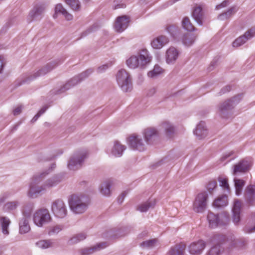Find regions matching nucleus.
<instances>
[{"instance_id": "42", "label": "nucleus", "mask_w": 255, "mask_h": 255, "mask_svg": "<svg viewBox=\"0 0 255 255\" xmlns=\"http://www.w3.org/2000/svg\"><path fill=\"white\" fill-rule=\"evenodd\" d=\"M45 7L43 5H39L38 6L35 7L33 9V13L32 15L35 16L38 14H41L44 11Z\"/></svg>"}, {"instance_id": "16", "label": "nucleus", "mask_w": 255, "mask_h": 255, "mask_svg": "<svg viewBox=\"0 0 255 255\" xmlns=\"http://www.w3.org/2000/svg\"><path fill=\"white\" fill-rule=\"evenodd\" d=\"M186 245L181 243L172 248L168 252V255H182L185 252Z\"/></svg>"}, {"instance_id": "39", "label": "nucleus", "mask_w": 255, "mask_h": 255, "mask_svg": "<svg viewBox=\"0 0 255 255\" xmlns=\"http://www.w3.org/2000/svg\"><path fill=\"white\" fill-rule=\"evenodd\" d=\"M242 207V203L238 200H236L234 201V206L233 208V213H240V210Z\"/></svg>"}, {"instance_id": "46", "label": "nucleus", "mask_w": 255, "mask_h": 255, "mask_svg": "<svg viewBox=\"0 0 255 255\" xmlns=\"http://www.w3.org/2000/svg\"><path fill=\"white\" fill-rule=\"evenodd\" d=\"M229 4V1L228 0H225L223 1L221 4H218L216 6L217 9H220L223 7L227 6Z\"/></svg>"}, {"instance_id": "8", "label": "nucleus", "mask_w": 255, "mask_h": 255, "mask_svg": "<svg viewBox=\"0 0 255 255\" xmlns=\"http://www.w3.org/2000/svg\"><path fill=\"white\" fill-rule=\"evenodd\" d=\"M52 210L56 217L60 218L64 217L67 213L66 206L61 200H57L53 203Z\"/></svg>"}, {"instance_id": "49", "label": "nucleus", "mask_w": 255, "mask_h": 255, "mask_svg": "<svg viewBox=\"0 0 255 255\" xmlns=\"http://www.w3.org/2000/svg\"><path fill=\"white\" fill-rule=\"evenodd\" d=\"M17 204L16 202H10L6 205V207L7 209L10 210H13L16 208Z\"/></svg>"}, {"instance_id": "33", "label": "nucleus", "mask_w": 255, "mask_h": 255, "mask_svg": "<svg viewBox=\"0 0 255 255\" xmlns=\"http://www.w3.org/2000/svg\"><path fill=\"white\" fill-rule=\"evenodd\" d=\"M36 246L43 249H47L51 246V243L48 240H41L36 243Z\"/></svg>"}, {"instance_id": "31", "label": "nucleus", "mask_w": 255, "mask_h": 255, "mask_svg": "<svg viewBox=\"0 0 255 255\" xmlns=\"http://www.w3.org/2000/svg\"><path fill=\"white\" fill-rule=\"evenodd\" d=\"M66 3L74 10H78L80 8V3L78 0H65Z\"/></svg>"}, {"instance_id": "9", "label": "nucleus", "mask_w": 255, "mask_h": 255, "mask_svg": "<svg viewBox=\"0 0 255 255\" xmlns=\"http://www.w3.org/2000/svg\"><path fill=\"white\" fill-rule=\"evenodd\" d=\"M128 142L133 149L142 151L145 149L144 144L142 142L141 139L139 138L135 134H131L128 137Z\"/></svg>"}, {"instance_id": "62", "label": "nucleus", "mask_w": 255, "mask_h": 255, "mask_svg": "<svg viewBox=\"0 0 255 255\" xmlns=\"http://www.w3.org/2000/svg\"><path fill=\"white\" fill-rule=\"evenodd\" d=\"M122 198H123L124 197V196H125V195H124V193H123L122 194Z\"/></svg>"}, {"instance_id": "43", "label": "nucleus", "mask_w": 255, "mask_h": 255, "mask_svg": "<svg viewBox=\"0 0 255 255\" xmlns=\"http://www.w3.org/2000/svg\"><path fill=\"white\" fill-rule=\"evenodd\" d=\"M217 182L215 180L210 181L207 186V190L210 193H211L212 191L216 187Z\"/></svg>"}, {"instance_id": "23", "label": "nucleus", "mask_w": 255, "mask_h": 255, "mask_svg": "<svg viewBox=\"0 0 255 255\" xmlns=\"http://www.w3.org/2000/svg\"><path fill=\"white\" fill-rule=\"evenodd\" d=\"M125 149V147L124 145L121 144L119 142H116L112 152L115 156H120Z\"/></svg>"}, {"instance_id": "2", "label": "nucleus", "mask_w": 255, "mask_h": 255, "mask_svg": "<svg viewBox=\"0 0 255 255\" xmlns=\"http://www.w3.org/2000/svg\"><path fill=\"white\" fill-rule=\"evenodd\" d=\"M84 196L76 194L72 195L69 199V203L71 210L76 214L83 213L87 208V204Z\"/></svg>"}, {"instance_id": "57", "label": "nucleus", "mask_w": 255, "mask_h": 255, "mask_svg": "<svg viewBox=\"0 0 255 255\" xmlns=\"http://www.w3.org/2000/svg\"><path fill=\"white\" fill-rule=\"evenodd\" d=\"M175 29V27L174 26H168V27H167V30H168L170 33H171V34H172V32H171V31L172 29Z\"/></svg>"}, {"instance_id": "34", "label": "nucleus", "mask_w": 255, "mask_h": 255, "mask_svg": "<svg viewBox=\"0 0 255 255\" xmlns=\"http://www.w3.org/2000/svg\"><path fill=\"white\" fill-rule=\"evenodd\" d=\"M221 252V247L220 245L213 246L210 249L207 253V255H219Z\"/></svg>"}, {"instance_id": "12", "label": "nucleus", "mask_w": 255, "mask_h": 255, "mask_svg": "<svg viewBox=\"0 0 255 255\" xmlns=\"http://www.w3.org/2000/svg\"><path fill=\"white\" fill-rule=\"evenodd\" d=\"M255 36V27L250 29L243 36L236 39L233 43L234 47H238L244 44L246 41L253 36Z\"/></svg>"}, {"instance_id": "63", "label": "nucleus", "mask_w": 255, "mask_h": 255, "mask_svg": "<svg viewBox=\"0 0 255 255\" xmlns=\"http://www.w3.org/2000/svg\"><path fill=\"white\" fill-rule=\"evenodd\" d=\"M78 79H80V77H79V78H78ZM82 79V78H80V79H79V81H78V82H80V81L81 80V79Z\"/></svg>"}, {"instance_id": "32", "label": "nucleus", "mask_w": 255, "mask_h": 255, "mask_svg": "<svg viewBox=\"0 0 255 255\" xmlns=\"http://www.w3.org/2000/svg\"><path fill=\"white\" fill-rule=\"evenodd\" d=\"M163 128L165 130L166 134L168 136H171L174 132V128L168 122H164L162 125Z\"/></svg>"}, {"instance_id": "38", "label": "nucleus", "mask_w": 255, "mask_h": 255, "mask_svg": "<svg viewBox=\"0 0 255 255\" xmlns=\"http://www.w3.org/2000/svg\"><path fill=\"white\" fill-rule=\"evenodd\" d=\"M219 181L221 187H222L225 189L229 190L230 187L227 178L220 177L219 178Z\"/></svg>"}, {"instance_id": "30", "label": "nucleus", "mask_w": 255, "mask_h": 255, "mask_svg": "<svg viewBox=\"0 0 255 255\" xmlns=\"http://www.w3.org/2000/svg\"><path fill=\"white\" fill-rule=\"evenodd\" d=\"M30 230V227L28 225V222L24 220L19 223V232L21 234H24L27 233Z\"/></svg>"}, {"instance_id": "3", "label": "nucleus", "mask_w": 255, "mask_h": 255, "mask_svg": "<svg viewBox=\"0 0 255 255\" xmlns=\"http://www.w3.org/2000/svg\"><path fill=\"white\" fill-rule=\"evenodd\" d=\"M209 226L211 228H215L218 225H225L230 222L229 216L224 212L219 215H216L213 213L209 212L207 216Z\"/></svg>"}, {"instance_id": "7", "label": "nucleus", "mask_w": 255, "mask_h": 255, "mask_svg": "<svg viewBox=\"0 0 255 255\" xmlns=\"http://www.w3.org/2000/svg\"><path fill=\"white\" fill-rule=\"evenodd\" d=\"M206 243L202 240L192 242L188 247L189 253L192 255H200L206 247Z\"/></svg>"}, {"instance_id": "45", "label": "nucleus", "mask_w": 255, "mask_h": 255, "mask_svg": "<svg viewBox=\"0 0 255 255\" xmlns=\"http://www.w3.org/2000/svg\"><path fill=\"white\" fill-rule=\"evenodd\" d=\"M46 109H44V108H42V109H41L39 112L38 113L33 117V118L32 119V122H34L35 121H36L37 119L42 114H43L45 111H46Z\"/></svg>"}, {"instance_id": "55", "label": "nucleus", "mask_w": 255, "mask_h": 255, "mask_svg": "<svg viewBox=\"0 0 255 255\" xmlns=\"http://www.w3.org/2000/svg\"><path fill=\"white\" fill-rule=\"evenodd\" d=\"M231 101L230 100H229L227 103H225L224 104L223 107L222 108V110L229 109V105H230V103H231Z\"/></svg>"}, {"instance_id": "54", "label": "nucleus", "mask_w": 255, "mask_h": 255, "mask_svg": "<svg viewBox=\"0 0 255 255\" xmlns=\"http://www.w3.org/2000/svg\"><path fill=\"white\" fill-rule=\"evenodd\" d=\"M108 68V65L107 64L103 65L102 66H100L98 68V70L99 72H102L104 70H106Z\"/></svg>"}, {"instance_id": "17", "label": "nucleus", "mask_w": 255, "mask_h": 255, "mask_svg": "<svg viewBox=\"0 0 255 255\" xmlns=\"http://www.w3.org/2000/svg\"><path fill=\"white\" fill-rule=\"evenodd\" d=\"M193 17L199 24H202L203 12L200 6L196 5L192 12Z\"/></svg>"}, {"instance_id": "29", "label": "nucleus", "mask_w": 255, "mask_h": 255, "mask_svg": "<svg viewBox=\"0 0 255 255\" xmlns=\"http://www.w3.org/2000/svg\"><path fill=\"white\" fill-rule=\"evenodd\" d=\"M111 184L109 181H106L103 183L101 188V192L104 195L108 196L110 194V187Z\"/></svg>"}, {"instance_id": "27", "label": "nucleus", "mask_w": 255, "mask_h": 255, "mask_svg": "<svg viewBox=\"0 0 255 255\" xmlns=\"http://www.w3.org/2000/svg\"><path fill=\"white\" fill-rule=\"evenodd\" d=\"M195 37L190 33L185 34L183 38V42L186 46H190L194 42Z\"/></svg>"}, {"instance_id": "53", "label": "nucleus", "mask_w": 255, "mask_h": 255, "mask_svg": "<svg viewBox=\"0 0 255 255\" xmlns=\"http://www.w3.org/2000/svg\"><path fill=\"white\" fill-rule=\"evenodd\" d=\"M61 230V229L59 227L56 226L53 228V229H52V231H51L49 232V234H50L51 233H58Z\"/></svg>"}, {"instance_id": "18", "label": "nucleus", "mask_w": 255, "mask_h": 255, "mask_svg": "<svg viewBox=\"0 0 255 255\" xmlns=\"http://www.w3.org/2000/svg\"><path fill=\"white\" fill-rule=\"evenodd\" d=\"M245 195L248 201L251 203L255 198V185H249L246 189Z\"/></svg>"}, {"instance_id": "22", "label": "nucleus", "mask_w": 255, "mask_h": 255, "mask_svg": "<svg viewBox=\"0 0 255 255\" xmlns=\"http://www.w3.org/2000/svg\"><path fill=\"white\" fill-rule=\"evenodd\" d=\"M194 134L201 137H204L207 134V130L204 128V123L201 122L194 131Z\"/></svg>"}, {"instance_id": "1", "label": "nucleus", "mask_w": 255, "mask_h": 255, "mask_svg": "<svg viewBox=\"0 0 255 255\" xmlns=\"http://www.w3.org/2000/svg\"><path fill=\"white\" fill-rule=\"evenodd\" d=\"M152 57L146 50H143L136 56H131L127 60V65L130 68L134 69L138 67H143L151 61Z\"/></svg>"}, {"instance_id": "15", "label": "nucleus", "mask_w": 255, "mask_h": 255, "mask_svg": "<svg viewBox=\"0 0 255 255\" xmlns=\"http://www.w3.org/2000/svg\"><path fill=\"white\" fill-rule=\"evenodd\" d=\"M178 52L174 47L169 48L166 51V59L168 63L174 62L178 57Z\"/></svg>"}, {"instance_id": "48", "label": "nucleus", "mask_w": 255, "mask_h": 255, "mask_svg": "<svg viewBox=\"0 0 255 255\" xmlns=\"http://www.w3.org/2000/svg\"><path fill=\"white\" fill-rule=\"evenodd\" d=\"M236 11V9L235 7H232L227 12H226L225 13V15H229V16H230L232 13H235ZM224 14H222V15H220L219 16V18L222 19V17L223 16H224Z\"/></svg>"}, {"instance_id": "24", "label": "nucleus", "mask_w": 255, "mask_h": 255, "mask_svg": "<svg viewBox=\"0 0 255 255\" xmlns=\"http://www.w3.org/2000/svg\"><path fill=\"white\" fill-rule=\"evenodd\" d=\"M234 181L236 188V194L237 195H239L242 192L243 187L245 184V182L243 180L236 179L234 180Z\"/></svg>"}, {"instance_id": "64", "label": "nucleus", "mask_w": 255, "mask_h": 255, "mask_svg": "<svg viewBox=\"0 0 255 255\" xmlns=\"http://www.w3.org/2000/svg\"><path fill=\"white\" fill-rule=\"evenodd\" d=\"M119 7H120L119 6V5H117V6L115 8H119Z\"/></svg>"}, {"instance_id": "36", "label": "nucleus", "mask_w": 255, "mask_h": 255, "mask_svg": "<svg viewBox=\"0 0 255 255\" xmlns=\"http://www.w3.org/2000/svg\"><path fill=\"white\" fill-rule=\"evenodd\" d=\"M157 242V239L150 240L147 241L143 242L141 244V246L143 248H151L154 246Z\"/></svg>"}, {"instance_id": "10", "label": "nucleus", "mask_w": 255, "mask_h": 255, "mask_svg": "<svg viewBox=\"0 0 255 255\" xmlns=\"http://www.w3.org/2000/svg\"><path fill=\"white\" fill-rule=\"evenodd\" d=\"M129 22V17L126 15L119 16L115 23V28L119 32H123L127 28Z\"/></svg>"}, {"instance_id": "50", "label": "nucleus", "mask_w": 255, "mask_h": 255, "mask_svg": "<svg viewBox=\"0 0 255 255\" xmlns=\"http://www.w3.org/2000/svg\"><path fill=\"white\" fill-rule=\"evenodd\" d=\"M4 65V59L3 56L0 55V73L2 71Z\"/></svg>"}, {"instance_id": "11", "label": "nucleus", "mask_w": 255, "mask_h": 255, "mask_svg": "<svg viewBox=\"0 0 255 255\" xmlns=\"http://www.w3.org/2000/svg\"><path fill=\"white\" fill-rule=\"evenodd\" d=\"M252 165V162L251 159H243L234 166V174L245 172L250 169Z\"/></svg>"}, {"instance_id": "13", "label": "nucleus", "mask_w": 255, "mask_h": 255, "mask_svg": "<svg viewBox=\"0 0 255 255\" xmlns=\"http://www.w3.org/2000/svg\"><path fill=\"white\" fill-rule=\"evenodd\" d=\"M168 42L169 40L166 36L161 35L153 39L151 41V45L154 49H160Z\"/></svg>"}, {"instance_id": "56", "label": "nucleus", "mask_w": 255, "mask_h": 255, "mask_svg": "<svg viewBox=\"0 0 255 255\" xmlns=\"http://www.w3.org/2000/svg\"><path fill=\"white\" fill-rule=\"evenodd\" d=\"M232 247H239L238 245V242L235 240L232 241Z\"/></svg>"}, {"instance_id": "51", "label": "nucleus", "mask_w": 255, "mask_h": 255, "mask_svg": "<svg viewBox=\"0 0 255 255\" xmlns=\"http://www.w3.org/2000/svg\"><path fill=\"white\" fill-rule=\"evenodd\" d=\"M63 15L68 20H71L73 18V16L71 14L69 13L66 10L65 11V13L63 14Z\"/></svg>"}, {"instance_id": "35", "label": "nucleus", "mask_w": 255, "mask_h": 255, "mask_svg": "<svg viewBox=\"0 0 255 255\" xmlns=\"http://www.w3.org/2000/svg\"><path fill=\"white\" fill-rule=\"evenodd\" d=\"M154 204V202L153 204H151L150 202H147L139 205L137 207V210L141 212H146L149 207L152 206Z\"/></svg>"}, {"instance_id": "26", "label": "nucleus", "mask_w": 255, "mask_h": 255, "mask_svg": "<svg viewBox=\"0 0 255 255\" xmlns=\"http://www.w3.org/2000/svg\"><path fill=\"white\" fill-rule=\"evenodd\" d=\"M163 72L162 69L158 65H155L152 70L148 73V76L150 78H154L158 75L162 73Z\"/></svg>"}, {"instance_id": "41", "label": "nucleus", "mask_w": 255, "mask_h": 255, "mask_svg": "<svg viewBox=\"0 0 255 255\" xmlns=\"http://www.w3.org/2000/svg\"><path fill=\"white\" fill-rule=\"evenodd\" d=\"M42 191L41 188H39L37 187H34L32 185H30V190L28 193V195L30 197H33V195L35 193H39Z\"/></svg>"}, {"instance_id": "47", "label": "nucleus", "mask_w": 255, "mask_h": 255, "mask_svg": "<svg viewBox=\"0 0 255 255\" xmlns=\"http://www.w3.org/2000/svg\"><path fill=\"white\" fill-rule=\"evenodd\" d=\"M240 220V213H233V222L235 224H237Z\"/></svg>"}, {"instance_id": "44", "label": "nucleus", "mask_w": 255, "mask_h": 255, "mask_svg": "<svg viewBox=\"0 0 255 255\" xmlns=\"http://www.w3.org/2000/svg\"><path fill=\"white\" fill-rule=\"evenodd\" d=\"M89 72V70H87L82 73H81L80 75H79L77 77L74 78L72 80H71L70 82L69 85L71 84V83L74 85V84H76L77 82H75V80L77 79V78H79V77H81V78H84L88 76V74H87Z\"/></svg>"}, {"instance_id": "40", "label": "nucleus", "mask_w": 255, "mask_h": 255, "mask_svg": "<svg viewBox=\"0 0 255 255\" xmlns=\"http://www.w3.org/2000/svg\"><path fill=\"white\" fill-rule=\"evenodd\" d=\"M86 238V236L84 233H80L72 238L71 240L72 243H77V242L82 241Z\"/></svg>"}, {"instance_id": "61", "label": "nucleus", "mask_w": 255, "mask_h": 255, "mask_svg": "<svg viewBox=\"0 0 255 255\" xmlns=\"http://www.w3.org/2000/svg\"><path fill=\"white\" fill-rule=\"evenodd\" d=\"M53 185L52 184H50L49 185H48V187H51Z\"/></svg>"}, {"instance_id": "19", "label": "nucleus", "mask_w": 255, "mask_h": 255, "mask_svg": "<svg viewBox=\"0 0 255 255\" xmlns=\"http://www.w3.org/2000/svg\"><path fill=\"white\" fill-rule=\"evenodd\" d=\"M107 246V245L105 243H100L92 248L83 249L82 251V254L83 255H89L96 251L104 249Z\"/></svg>"}, {"instance_id": "20", "label": "nucleus", "mask_w": 255, "mask_h": 255, "mask_svg": "<svg viewBox=\"0 0 255 255\" xmlns=\"http://www.w3.org/2000/svg\"><path fill=\"white\" fill-rule=\"evenodd\" d=\"M143 134L145 140L148 142L153 137L157 134V131L154 128H147L144 129Z\"/></svg>"}, {"instance_id": "28", "label": "nucleus", "mask_w": 255, "mask_h": 255, "mask_svg": "<svg viewBox=\"0 0 255 255\" xmlns=\"http://www.w3.org/2000/svg\"><path fill=\"white\" fill-rule=\"evenodd\" d=\"M182 25L183 27L188 30L192 31L194 29V27L190 22L189 18L187 17H185L182 21Z\"/></svg>"}, {"instance_id": "25", "label": "nucleus", "mask_w": 255, "mask_h": 255, "mask_svg": "<svg viewBox=\"0 0 255 255\" xmlns=\"http://www.w3.org/2000/svg\"><path fill=\"white\" fill-rule=\"evenodd\" d=\"M0 221L1 224V227L3 233L4 235L8 234L7 228L10 224V221L9 220V219L5 217H1L0 218Z\"/></svg>"}, {"instance_id": "5", "label": "nucleus", "mask_w": 255, "mask_h": 255, "mask_svg": "<svg viewBox=\"0 0 255 255\" xmlns=\"http://www.w3.org/2000/svg\"><path fill=\"white\" fill-rule=\"evenodd\" d=\"M119 85L124 91H128L130 87V79L129 74L125 69L119 71L117 75Z\"/></svg>"}, {"instance_id": "60", "label": "nucleus", "mask_w": 255, "mask_h": 255, "mask_svg": "<svg viewBox=\"0 0 255 255\" xmlns=\"http://www.w3.org/2000/svg\"><path fill=\"white\" fill-rule=\"evenodd\" d=\"M43 70H40L39 71H38V73H39L38 75L46 73V72H43Z\"/></svg>"}, {"instance_id": "6", "label": "nucleus", "mask_w": 255, "mask_h": 255, "mask_svg": "<svg viewBox=\"0 0 255 255\" xmlns=\"http://www.w3.org/2000/svg\"><path fill=\"white\" fill-rule=\"evenodd\" d=\"M207 198L208 195L205 192L198 194L193 203V210L198 213L203 212L207 205Z\"/></svg>"}, {"instance_id": "52", "label": "nucleus", "mask_w": 255, "mask_h": 255, "mask_svg": "<svg viewBox=\"0 0 255 255\" xmlns=\"http://www.w3.org/2000/svg\"><path fill=\"white\" fill-rule=\"evenodd\" d=\"M21 112V107H18L17 108H16L14 110H13V114L14 115H17L18 114H19Z\"/></svg>"}, {"instance_id": "37", "label": "nucleus", "mask_w": 255, "mask_h": 255, "mask_svg": "<svg viewBox=\"0 0 255 255\" xmlns=\"http://www.w3.org/2000/svg\"><path fill=\"white\" fill-rule=\"evenodd\" d=\"M66 9L63 7L62 4H58L56 5L55 8V14L53 16L54 18L57 17V15L58 13H61L62 14L65 13Z\"/></svg>"}, {"instance_id": "58", "label": "nucleus", "mask_w": 255, "mask_h": 255, "mask_svg": "<svg viewBox=\"0 0 255 255\" xmlns=\"http://www.w3.org/2000/svg\"><path fill=\"white\" fill-rule=\"evenodd\" d=\"M155 93V89L154 88H152L150 90L149 93H148V95L149 96H152Z\"/></svg>"}, {"instance_id": "14", "label": "nucleus", "mask_w": 255, "mask_h": 255, "mask_svg": "<svg viewBox=\"0 0 255 255\" xmlns=\"http://www.w3.org/2000/svg\"><path fill=\"white\" fill-rule=\"evenodd\" d=\"M85 158V156L83 155L80 157H76L71 158L68 165V168L73 170L78 169L81 166L82 162Z\"/></svg>"}, {"instance_id": "21", "label": "nucleus", "mask_w": 255, "mask_h": 255, "mask_svg": "<svg viewBox=\"0 0 255 255\" xmlns=\"http://www.w3.org/2000/svg\"><path fill=\"white\" fill-rule=\"evenodd\" d=\"M228 204V197L226 195H223L219 197L213 202L214 207L219 208L225 206Z\"/></svg>"}, {"instance_id": "59", "label": "nucleus", "mask_w": 255, "mask_h": 255, "mask_svg": "<svg viewBox=\"0 0 255 255\" xmlns=\"http://www.w3.org/2000/svg\"><path fill=\"white\" fill-rule=\"evenodd\" d=\"M225 237L223 236H218L215 238V240H222L224 239Z\"/></svg>"}, {"instance_id": "4", "label": "nucleus", "mask_w": 255, "mask_h": 255, "mask_svg": "<svg viewBox=\"0 0 255 255\" xmlns=\"http://www.w3.org/2000/svg\"><path fill=\"white\" fill-rule=\"evenodd\" d=\"M51 217L47 209H40L33 215V221L36 225L42 227L44 224L50 221Z\"/></svg>"}]
</instances>
